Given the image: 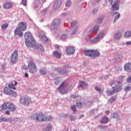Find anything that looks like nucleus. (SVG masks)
<instances>
[{
    "label": "nucleus",
    "mask_w": 131,
    "mask_h": 131,
    "mask_svg": "<svg viewBox=\"0 0 131 131\" xmlns=\"http://www.w3.org/2000/svg\"><path fill=\"white\" fill-rule=\"evenodd\" d=\"M26 39V45L28 48H33V36L29 32H26L25 34Z\"/></svg>",
    "instance_id": "obj_1"
},
{
    "label": "nucleus",
    "mask_w": 131,
    "mask_h": 131,
    "mask_svg": "<svg viewBox=\"0 0 131 131\" xmlns=\"http://www.w3.org/2000/svg\"><path fill=\"white\" fill-rule=\"evenodd\" d=\"M2 110H10L11 112L16 111V105L10 102H6L3 104L1 107Z\"/></svg>",
    "instance_id": "obj_2"
},
{
    "label": "nucleus",
    "mask_w": 131,
    "mask_h": 131,
    "mask_svg": "<svg viewBox=\"0 0 131 131\" xmlns=\"http://www.w3.org/2000/svg\"><path fill=\"white\" fill-rule=\"evenodd\" d=\"M108 2L110 3V5H112V3H114L112 6V11H114L119 10L120 0H109Z\"/></svg>",
    "instance_id": "obj_3"
},
{
    "label": "nucleus",
    "mask_w": 131,
    "mask_h": 131,
    "mask_svg": "<svg viewBox=\"0 0 131 131\" xmlns=\"http://www.w3.org/2000/svg\"><path fill=\"white\" fill-rule=\"evenodd\" d=\"M4 93L5 95H8V96H11L13 98H16L18 95L16 91H13L12 89L9 88L8 86H6L4 89Z\"/></svg>",
    "instance_id": "obj_4"
},
{
    "label": "nucleus",
    "mask_w": 131,
    "mask_h": 131,
    "mask_svg": "<svg viewBox=\"0 0 131 131\" xmlns=\"http://www.w3.org/2000/svg\"><path fill=\"white\" fill-rule=\"evenodd\" d=\"M20 102L24 106H28L31 103V99L28 97L22 96L20 99Z\"/></svg>",
    "instance_id": "obj_5"
},
{
    "label": "nucleus",
    "mask_w": 131,
    "mask_h": 131,
    "mask_svg": "<svg viewBox=\"0 0 131 131\" xmlns=\"http://www.w3.org/2000/svg\"><path fill=\"white\" fill-rule=\"evenodd\" d=\"M33 47L34 50L37 51L38 52L43 53L45 51L43 47L40 45V44L36 43V41L35 40H33Z\"/></svg>",
    "instance_id": "obj_6"
},
{
    "label": "nucleus",
    "mask_w": 131,
    "mask_h": 131,
    "mask_svg": "<svg viewBox=\"0 0 131 131\" xmlns=\"http://www.w3.org/2000/svg\"><path fill=\"white\" fill-rule=\"evenodd\" d=\"M67 86H68V84H66L64 82H63L58 88V90H59L60 93L62 94H64L68 93L69 91H71V90L69 89H68L66 90Z\"/></svg>",
    "instance_id": "obj_7"
},
{
    "label": "nucleus",
    "mask_w": 131,
    "mask_h": 131,
    "mask_svg": "<svg viewBox=\"0 0 131 131\" xmlns=\"http://www.w3.org/2000/svg\"><path fill=\"white\" fill-rule=\"evenodd\" d=\"M35 121L36 122L47 121L46 115L43 114H38L35 116Z\"/></svg>",
    "instance_id": "obj_8"
},
{
    "label": "nucleus",
    "mask_w": 131,
    "mask_h": 131,
    "mask_svg": "<svg viewBox=\"0 0 131 131\" xmlns=\"http://www.w3.org/2000/svg\"><path fill=\"white\" fill-rule=\"evenodd\" d=\"M10 61L12 64H16L18 61V51L15 50L11 55Z\"/></svg>",
    "instance_id": "obj_9"
},
{
    "label": "nucleus",
    "mask_w": 131,
    "mask_h": 131,
    "mask_svg": "<svg viewBox=\"0 0 131 131\" xmlns=\"http://www.w3.org/2000/svg\"><path fill=\"white\" fill-rule=\"evenodd\" d=\"M115 83L116 85L113 88V89H114V91H115V93H118L122 90L123 85L121 82L119 81H116Z\"/></svg>",
    "instance_id": "obj_10"
},
{
    "label": "nucleus",
    "mask_w": 131,
    "mask_h": 131,
    "mask_svg": "<svg viewBox=\"0 0 131 131\" xmlns=\"http://www.w3.org/2000/svg\"><path fill=\"white\" fill-rule=\"evenodd\" d=\"M21 31H25L27 29V26L26 23L25 22H20L18 24V26L17 27Z\"/></svg>",
    "instance_id": "obj_11"
},
{
    "label": "nucleus",
    "mask_w": 131,
    "mask_h": 131,
    "mask_svg": "<svg viewBox=\"0 0 131 131\" xmlns=\"http://www.w3.org/2000/svg\"><path fill=\"white\" fill-rule=\"evenodd\" d=\"M75 48L72 46L71 47H68L66 48V53L68 55H73L75 53Z\"/></svg>",
    "instance_id": "obj_12"
},
{
    "label": "nucleus",
    "mask_w": 131,
    "mask_h": 131,
    "mask_svg": "<svg viewBox=\"0 0 131 131\" xmlns=\"http://www.w3.org/2000/svg\"><path fill=\"white\" fill-rule=\"evenodd\" d=\"M13 82H14V84L13 83V82H12L11 83L9 84L8 88H10L11 90L16 91V86H17L18 83L15 80L13 81Z\"/></svg>",
    "instance_id": "obj_13"
},
{
    "label": "nucleus",
    "mask_w": 131,
    "mask_h": 131,
    "mask_svg": "<svg viewBox=\"0 0 131 131\" xmlns=\"http://www.w3.org/2000/svg\"><path fill=\"white\" fill-rule=\"evenodd\" d=\"M93 50H84L83 51V54L89 57H93Z\"/></svg>",
    "instance_id": "obj_14"
},
{
    "label": "nucleus",
    "mask_w": 131,
    "mask_h": 131,
    "mask_svg": "<svg viewBox=\"0 0 131 131\" xmlns=\"http://www.w3.org/2000/svg\"><path fill=\"white\" fill-rule=\"evenodd\" d=\"M15 34L16 35H19V36H22L23 35V32H22V30H20L18 27L16 28L14 31Z\"/></svg>",
    "instance_id": "obj_15"
},
{
    "label": "nucleus",
    "mask_w": 131,
    "mask_h": 131,
    "mask_svg": "<svg viewBox=\"0 0 131 131\" xmlns=\"http://www.w3.org/2000/svg\"><path fill=\"white\" fill-rule=\"evenodd\" d=\"M61 4V2L60 0H58V1H56L53 5L54 9L55 10H57V9H58L59 8Z\"/></svg>",
    "instance_id": "obj_16"
},
{
    "label": "nucleus",
    "mask_w": 131,
    "mask_h": 131,
    "mask_svg": "<svg viewBox=\"0 0 131 131\" xmlns=\"http://www.w3.org/2000/svg\"><path fill=\"white\" fill-rule=\"evenodd\" d=\"M3 7L4 9H6V10H9V9H11V8H12V3L7 2L3 5Z\"/></svg>",
    "instance_id": "obj_17"
},
{
    "label": "nucleus",
    "mask_w": 131,
    "mask_h": 131,
    "mask_svg": "<svg viewBox=\"0 0 131 131\" xmlns=\"http://www.w3.org/2000/svg\"><path fill=\"white\" fill-rule=\"evenodd\" d=\"M124 69L128 72H131V63H128L125 64Z\"/></svg>",
    "instance_id": "obj_18"
},
{
    "label": "nucleus",
    "mask_w": 131,
    "mask_h": 131,
    "mask_svg": "<svg viewBox=\"0 0 131 131\" xmlns=\"http://www.w3.org/2000/svg\"><path fill=\"white\" fill-rule=\"evenodd\" d=\"M53 55L55 58L60 59L61 56V54L57 51H55L53 52Z\"/></svg>",
    "instance_id": "obj_19"
},
{
    "label": "nucleus",
    "mask_w": 131,
    "mask_h": 131,
    "mask_svg": "<svg viewBox=\"0 0 131 131\" xmlns=\"http://www.w3.org/2000/svg\"><path fill=\"white\" fill-rule=\"evenodd\" d=\"M122 37V34L121 33H117L115 34L114 38L115 40H119Z\"/></svg>",
    "instance_id": "obj_20"
},
{
    "label": "nucleus",
    "mask_w": 131,
    "mask_h": 131,
    "mask_svg": "<svg viewBox=\"0 0 131 131\" xmlns=\"http://www.w3.org/2000/svg\"><path fill=\"white\" fill-rule=\"evenodd\" d=\"M108 122V118L106 117H103L100 121V123L102 124L107 123Z\"/></svg>",
    "instance_id": "obj_21"
},
{
    "label": "nucleus",
    "mask_w": 131,
    "mask_h": 131,
    "mask_svg": "<svg viewBox=\"0 0 131 131\" xmlns=\"http://www.w3.org/2000/svg\"><path fill=\"white\" fill-rule=\"evenodd\" d=\"M100 55V53L97 50H93L92 57H97Z\"/></svg>",
    "instance_id": "obj_22"
},
{
    "label": "nucleus",
    "mask_w": 131,
    "mask_h": 131,
    "mask_svg": "<svg viewBox=\"0 0 131 131\" xmlns=\"http://www.w3.org/2000/svg\"><path fill=\"white\" fill-rule=\"evenodd\" d=\"M60 19H55L53 23V26L54 27H57L60 23Z\"/></svg>",
    "instance_id": "obj_23"
},
{
    "label": "nucleus",
    "mask_w": 131,
    "mask_h": 131,
    "mask_svg": "<svg viewBox=\"0 0 131 131\" xmlns=\"http://www.w3.org/2000/svg\"><path fill=\"white\" fill-rule=\"evenodd\" d=\"M88 83L84 81H80V86L82 88H85L88 86Z\"/></svg>",
    "instance_id": "obj_24"
},
{
    "label": "nucleus",
    "mask_w": 131,
    "mask_h": 131,
    "mask_svg": "<svg viewBox=\"0 0 131 131\" xmlns=\"http://www.w3.org/2000/svg\"><path fill=\"white\" fill-rule=\"evenodd\" d=\"M116 93V92H115L114 90L113 89V90L112 91L108 90L106 91V94L108 96H110L111 95H113L114 94Z\"/></svg>",
    "instance_id": "obj_25"
},
{
    "label": "nucleus",
    "mask_w": 131,
    "mask_h": 131,
    "mask_svg": "<svg viewBox=\"0 0 131 131\" xmlns=\"http://www.w3.org/2000/svg\"><path fill=\"white\" fill-rule=\"evenodd\" d=\"M99 28L98 26H95V27H94V28H93V30L92 33H96L99 31Z\"/></svg>",
    "instance_id": "obj_26"
},
{
    "label": "nucleus",
    "mask_w": 131,
    "mask_h": 131,
    "mask_svg": "<svg viewBox=\"0 0 131 131\" xmlns=\"http://www.w3.org/2000/svg\"><path fill=\"white\" fill-rule=\"evenodd\" d=\"M8 27H9V24H8L2 25L1 26V28L3 30H4V29H7Z\"/></svg>",
    "instance_id": "obj_27"
},
{
    "label": "nucleus",
    "mask_w": 131,
    "mask_h": 131,
    "mask_svg": "<svg viewBox=\"0 0 131 131\" xmlns=\"http://www.w3.org/2000/svg\"><path fill=\"white\" fill-rule=\"evenodd\" d=\"M117 99V97L114 96V97H111L110 99H109V101L111 103L114 102Z\"/></svg>",
    "instance_id": "obj_28"
},
{
    "label": "nucleus",
    "mask_w": 131,
    "mask_h": 131,
    "mask_svg": "<svg viewBox=\"0 0 131 131\" xmlns=\"http://www.w3.org/2000/svg\"><path fill=\"white\" fill-rule=\"evenodd\" d=\"M46 121H51L53 119V117L51 116H46Z\"/></svg>",
    "instance_id": "obj_29"
},
{
    "label": "nucleus",
    "mask_w": 131,
    "mask_h": 131,
    "mask_svg": "<svg viewBox=\"0 0 131 131\" xmlns=\"http://www.w3.org/2000/svg\"><path fill=\"white\" fill-rule=\"evenodd\" d=\"M104 35V32H101V33H99L98 34V35H97V36L98 37V38L99 39H100L101 38H102V37H103Z\"/></svg>",
    "instance_id": "obj_30"
},
{
    "label": "nucleus",
    "mask_w": 131,
    "mask_h": 131,
    "mask_svg": "<svg viewBox=\"0 0 131 131\" xmlns=\"http://www.w3.org/2000/svg\"><path fill=\"white\" fill-rule=\"evenodd\" d=\"M52 128V125L51 124H48L47 128H46V131H51Z\"/></svg>",
    "instance_id": "obj_31"
},
{
    "label": "nucleus",
    "mask_w": 131,
    "mask_h": 131,
    "mask_svg": "<svg viewBox=\"0 0 131 131\" xmlns=\"http://www.w3.org/2000/svg\"><path fill=\"white\" fill-rule=\"evenodd\" d=\"M8 121V119L6 118H2L0 117V122H6Z\"/></svg>",
    "instance_id": "obj_32"
},
{
    "label": "nucleus",
    "mask_w": 131,
    "mask_h": 131,
    "mask_svg": "<svg viewBox=\"0 0 131 131\" xmlns=\"http://www.w3.org/2000/svg\"><path fill=\"white\" fill-rule=\"evenodd\" d=\"M131 90V87L129 86H126L124 88V91L126 92H127L128 91Z\"/></svg>",
    "instance_id": "obj_33"
},
{
    "label": "nucleus",
    "mask_w": 131,
    "mask_h": 131,
    "mask_svg": "<svg viewBox=\"0 0 131 131\" xmlns=\"http://www.w3.org/2000/svg\"><path fill=\"white\" fill-rule=\"evenodd\" d=\"M124 35L126 37H130L131 36V33L130 32H126Z\"/></svg>",
    "instance_id": "obj_34"
},
{
    "label": "nucleus",
    "mask_w": 131,
    "mask_h": 131,
    "mask_svg": "<svg viewBox=\"0 0 131 131\" xmlns=\"http://www.w3.org/2000/svg\"><path fill=\"white\" fill-rule=\"evenodd\" d=\"M95 90L99 92L100 93H103V91H102L100 88H98L97 86L95 87Z\"/></svg>",
    "instance_id": "obj_35"
},
{
    "label": "nucleus",
    "mask_w": 131,
    "mask_h": 131,
    "mask_svg": "<svg viewBox=\"0 0 131 131\" xmlns=\"http://www.w3.org/2000/svg\"><path fill=\"white\" fill-rule=\"evenodd\" d=\"M103 16L100 17V18H98V19L97 20V24H101L103 21Z\"/></svg>",
    "instance_id": "obj_36"
},
{
    "label": "nucleus",
    "mask_w": 131,
    "mask_h": 131,
    "mask_svg": "<svg viewBox=\"0 0 131 131\" xmlns=\"http://www.w3.org/2000/svg\"><path fill=\"white\" fill-rule=\"evenodd\" d=\"M39 72L42 75H47V71L45 70H41Z\"/></svg>",
    "instance_id": "obj_37"
},
{
    "label": "nucleus",
    "mask_w": 131,
    "mask_h": 131,
    "mask_svg": "<svg viewBox=\"0 0 131 131\" xmlns=\"http://www.w3.org/2000/svg\"><path fill=\"white\" fill-rule=\"evenodd\" d=\"M42 40H43V41H48V37H47V36H42Z\"/></svg>",
    "instance_id": "obj_38"
},
{
    "label": "nucleus",
    "mask_w": 131,
    "mask_h": 131,
    "mask_svg": "<svg viewBox=\"0 0 131 131\" xmlns=\"http://www.w3.org/2000/svg\"><path fill=\"white\" fill-rule=\"evenodd\" d=\"M66 7H70L71 6V1L70 0H68L66 2Z\"/></svg>",
    "instance_id": "obj_39"
},
{
    "label": "nucleus",
    "mask_w": 131,
    "mask_h": 131,
    "mask_svg": "<svg viewBox=\"0 0 131 131\" xmlns=\"http://www.w3.org/2000/svg\"><path fill=\"white\" fill-rule=\"evenodd\" d=\"M120 17V13H118V15L117 16H115V20L114 21V23H115L116 22V21H117L118 19H119Z\"/></svg>",
    "instance_id": "obj_40"
},
{
    "label": "nucleus",
    "mask_w": 131,
    "mask_h": 131,
    "mask_svg": "<svg viewBox=\"0 0 131 131\" xmlns=\"http://www.w3.org/2000/svg\"><path fill=\"white\" fill-rule=\"evenodd\" d=\"M72 110L74 112H76L77 110L76 109V106L75 105H72L71 107Z\"/></svg>",
    "instance_id": "obj_41"
},
{
    "label": "nucleus",
    "mask_w": 131,
    "mask_h": 131,
    "mask_svg": "<svg viewBox=\"0 0 131 131\" xmlns=\"http://www.w3.org/2000/svg\"><path fill=\"white\" fill-rule=\"evenodd\" d=\"M113 118H116V119H118V118H119V115L117 113H115L113 114Z\"/></svg>",
    "instance_id": "obj_42"
},
{
    "label": "nucleus",
    "mask_w": 131,
    "mask_h": 131,
    "mask_svg": "<svg viewBox=\"0 0 131 131\" xmlns=\"http://www.w3.org/2000/svg\"><path fill=\"white\" fill-rule=\"evenodd\" d=\"M21 3L24 6H26L27 5V0H22Z\"/></svg>",
    "instance_id": "obj_43"
},
{
    "label": "nucleus",
    "mask_w": 131,
    "mask_h": 131,
    "mask_svg": "<svg viewBox=\"0 0 131 131\" xmlns=\"http://www.w3.org/2000/svg\"><path fill=\"white\" fill-rule=\"evenodd\" d=\"M100 39L98 38V37L97 36V37H96V38H95L93 40L94 42H97V41H98V40Z\"/></svg>",
    "instance_id": "obj_44"
},
{
    "label": "nucleus",
    "mask_w": 131,
    "mask_h": 131,
    "mask_svg": "<svg viewBox=\"0 0 131 131\" xmlns=\"http://www.w3.org/2000/svg\"><path fill=\"white\" fill-rule=\"evenodd\" d=\"M77 24L76 21H72V23H71V26L72 27H74L75 26V25Z\"/></svg>",
    "instance_id": "obj_45"
},
{
    "label": "nucleus",
    "mask_w": 131,
    "mask_h": 131,
    "mask_svg": "<svg viewBox=\"0 0 131 131\" xmlns=\"http://www.w3.org/2000/svg\"><path fill=\"white\" fill-rule=\"evenodd\" d=\"M127 82L128 83H131V75L127 79Z\"/></svg>",
    "instance_id": "obj_46"
},
{
    "label": "nucleus",
    "mask_w": 131,
    "mask_h": 131,
    "mask_svg": "<svg viewBox=\"0 0 131 131\" xmlns=\"http://www.w3.org/2000/svg\"><path fill=\"white\" fill-rule=\"evenodd\" d=\"M60 81V78H57V79L56 80L55 84H56V85L58 84Z\"/></svg>",
    "instance_id": "obj_47"
},
{
    "label": "nucleus",
    "mask_w": 131,
    "mask_h": 131,
    "mask_svg": "<svg viewBox=\"0 0 131 131\" xmlns=\"http://www.w3.org/2000/svg\"><path fill=\"white\" fill-rule=\"evenodd\" d=\"M76 106L79 108L81 107V102H77L76 103Z\"/></svg>",
    "instance_id": "obj_48"
},
{
    "label": "nucleus",
    "mask_w": 131,
    "mask_h": 131,
    "mask_svg": "<svg viewBox=\"0 0 131 131\" xmlns=\"http://www.w3.org/2000/svg\"><path fill=\"white\" fill-rule=\"evenodd\" d=\"M29 69H33V65L30 63L28 64Z\"/></svg>",
    "instance_id": "obj_49"
},
{
    "label": "nucleus",
    "mask_w": 131,
    "mask_h": 131,
    "mask_svg": "<svg viewBox=\"0 0 131 131\" xmlns=\"http://www.w3.org/2000/svg\"><path fill=\"white\" fill-rule=\"evenodd\" d=\"M46 13H47V9H44L42 11L41 13L42 15H45L46 14Z\"/></svg>",
    "instance_id": "obj_50"
},
{
    "label": "nucleus",
    "mask_w": 131,
    "mask_h": 131,
    "mask_svg": "<svg viewBox=\"0 0 131 131\" xmlns=\"http://www.w3.org/2000/svg\"><path fill=\"white\" fill-rule=\"evenodd\" d=\"M77 28H78V27L77 28H75V29H74V30H73L72 34H75L76 33V31L77 30Z\"/></svg>",
    "instance_id": "obj_51"
},
{
    "label": "nucleus",
    "mask_w": 131,
    "mask_h": 131,
    "mask_svg": "<svg viewBox=\"0 0 131 131\" xmlns=\"http://www.w3.org/2000/svg\"><path fill=\"white\" fill-rule=\"evenodd\" d=\"M33 71H34V72L37 71V68H36V66H35V65H34V66H33Z\"/></svg>",
    "instance_id": "obj_52"
},
{
    "label": "nucleus",
    "mask_w": 131,
    "mask_h": 131,
    "mask_svg": "<svg viewBox=\"0 0 131 131\" xmlns=\"http://www.w3.org/2000/svg\"><path fill=\"white\" fill-rule=\"evenodd\" d=\"M98 11V10L97 9H94L93 11L92 12L93 14H95L97 13V12Z\"/></svg>",
    "instance_id": "obj_53"
},
{
    "label": "nucleus",
    "mask_w": 131,
    "mask_h": 131,
    "mask_svg": "<svg viewBox=\"0 0 131 131\" xmlns=\"http://www.w3.org/2000/svg\"><path fill=\"white\" fill-rule=\"evenodd\" d=\"M116 82H115L114 81H112L111 82H110V85L111 86H112L114 84H115V85H116Z\"/></svg>",
    "instance_id": "obj_54"
},
{
    "label": "nucleus",
    "mask_w": 131,
    "mask_h": 131,
    "mask_svg": "<svg viewBox=\"0 0 131 131\" xmlns=\"http://www.w3.org/2000/svg\"><path fill=\"white\" fill-rule=\"evenodd\" d=\"M126 45H127V46L131 45V41H129L128 42H126Z\"/></svg>",
    "instance_id": "obj_55"
},
{
    "label": "nucleus",
    "mask_w": 131,
    "mask_h": 131,
    "mask_svg": "<svg viewBox=\"0 0 131 131\" xmlns=\"http://www.w3.org/2000/svg\"><path fill=\"white\" fill-rule=\"evenodd\" d=\"M6 114H7V115H10V111H7L6 112H5Z\"/></svg>",
    "instance_id": "obj_56"
},
{
    "label": "nucleus",
    "mask_w": 131,
    "mask_h": 131,
    "mask_svg": "<svg viewBox=\"0 0 131 131\" xmlns=\"http://www.w3.org/2000/svg\"><path fill=\"white\" fill-rule=\"evenodd\" d=\"M119 79L120 80H123V76H120L119 77Z\"/></svg>",
    "instance_id": "obj_57"
},
{
    "label": "nucleus",
    "mask_w": 131,
    "mask_h": 131,
    "mask_svg": "<svg viewBox=\"0 0 131 131\" xmlns=\"http://www.w3.org/2000/svg\"><path fill=\"white\" fill-rule=\"evenodd\" d=\"M35 10H38V6H37V5H36V6H35Z\"/></svg>",
    "instance_id": "obj_58"
},
{
    "label": "nucleus",
    "mask_w": 131,
    "mask_h": 131,
    "mask_svg": "<svg viewBox=\"0 0 131 131\" xmlns=\"http://www.w3.org/2000/svg\"><path fill=\"white\" fill-rule=\"evenodd\" d=\"M70 119H71V121H73V120H75V118L74 117H71L70 118Z\"/></svg>",
    "instance_id": "obj_59"
},
{
    "label": "nucleus",
    "mask_w": 131,
    "mask_h": 131,
    "mask_svg": "<svg viewBox=\"0 0 131 131\" xmlns=\"http://www.w3.org/2000/svg\"><path fill=\"white\" fill-rule=\"evenodd\" d=\"M23 69H24V70H27V67H26V66H24V67H23Z\"/></svg>",
    "instance_id": "obj_60"
},
{
    "label": "nucleus",
    "mask_w": 131,
    "mask_h": 131,
    "mask_svg": "<svg viewBox=\"0 0 131 131\" xmlns=\"http://www.w3.org/2000/svg\"><path fill=\"white\" fill-rule=\"evenodd\" d=\"M84 117V115H81L79 116V119H81L82 118H83Z\"/></svg>",
    "instance_id": "obj_61"
},
{
    "label": "nucleus",
    "mask_w": 131,
    "mask_h": 131,
    "mask_svg": "<svg viewBox=\"0 0 131 131\" xmlns=\"http://www.w3.org/2000/svg\"><path fill=\"white\" fill-rule=\"evenodd\" d=\"M25 77H28V74L25 73Z\"/></svg>",
    "instance_id": "obj_62"
},
{
    "label": "nucleus",
    "mask_w": 131,
    "mask_h": 131,
    "mask_svg": "<svg viewBox=\"0 0 131 131\" xmlns=\"http://www.w3.org/2000/svg\"><path fill=\"white\" fill-rule=\"evenodd\" d=\"M105 113H106L107 115H108V114L110 113V112L109 111H107L105 112Z\"/></svg>",
    "instance_id": "obj_63"
},
{
    "label": "nucleus",
    "mask_w": 131,
    "mask_h": 131,
    "mask_svg": "<svg viewBox=\"0 0 131 131\" xmlns=\"http://www.w3.org/2000/svg\"><path fill=\"white\" fill-rule=\"evenodd\" d=\"M63 37H64L66 38V37H67V36H66V35H62V38H63Z\"/></svg>",
    "instance_id": "obj_64"
}]
</instances>
